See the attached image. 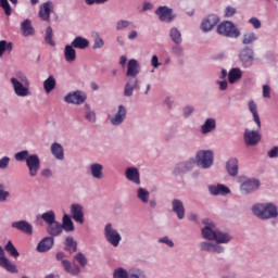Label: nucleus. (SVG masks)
<instances>
[{"label": "nucleus", "instance_id": "nucleus-38", "mask_svg": "<svg viewBox=\"0 0 278 278\" xmlns=\"http://www.w3.org/2000/svg\"><path fill=\"white\" fill-rule=\"evenodd\" d=\"M213 129H216V119L207 118L201 128L202 134H210Z\"/></svg>", "mask_w": 278, "mask_h": 278}, {"label": "nucleus", "instance_id": "nucleus-20", "mask_svg": "<svg viewBox=\"0 0 278 278\" xmlns=\"http://www.w3.org/2000/svg\"><path fill=\"white\" fill-rule=\"evenodd\" d=\"M240 60L244 66H251L253 64V49L244 48L241 50Z\"/></svg>", "mask_w": 278, "mask_h": 278}, {"label": "nucleus", "instance_id": "nucleus-54", "mask_svg": "<svg viewBox=\"0 0 278 278\" xmlns=\"http://www.w3.org/2000/svg\"><path fill=\"white\" fill-rule=\"evenodd\" d=\"M16 77L20 81H22V84H25V86H29V80L27 79V76L23 74V72L17 73Z\"/></svg>", "mask_w": 278, "mask_h": 278}, {"label": "nucleus", "instance_id": "nucleus-33", "mask_svg": "<svg viewBox=\"0 0 278 278\" xmlns=\"http://www.w3.org/2000/svg\"><path fill=\"white\" fill-rule=\"evenodd\" d=\"M90 170L94 179H103V165L94 163L90 166Z\"/></svg>", "mask_w": 278, "mask_h": 278}, {"label": "nucleus", "instance_id": "nucleus-15", "mask_svg": "<svg viewBox=\"0 0 278 278\" xmlns=\"http://www.w3.org/2000/svg\"><path fill=\"white\" fill-rule=\"evenodd\" d=\"M155 14L159 16L160 21L165 23H170V21H173V10L167 7H160L155 11Z\"/></svg>", "mask_w": 278, "mask_h": 278}, {"label": "nucleus", "instance_id": "nucleus-29", "mask_svg": "<svg viewBox=\"0 0 278 278\" xmlns=\"http://www.w3.org/2000/svg\"><path fill=\"white\" fill-rule=\"evenodd\" d=\"M242 79V70L241 68H231L228 73V81L229 84H236V81H240Z\"/></svg>", "mask_w": 278, "mask_h": 278}, {"label": "nucleus", "instance_id": "nucleus-40", "mask_svg": "<svg viewBox=\"0 0 278 278\" xmlns=\"http://www.w3.org/2000/svg\"><path fill=\"white\" fill-rule=\"evenodd\" d=\"M4 251L11 255V257H18L21 254L18 253V250H16V247H14V243L12 241H8V243L4 247Z\"/></svg>", "mask_w": 278, "mask_h": 278}, {"label": "nucleus", "instance_id": "nucleus-64", "mask_svg": "<svg viewBox=\"0 0 278 278\" xmlns=\"http://www.w3.org/2000/svg\"><path fill=\"white\" fill-rule=\"evenodd\" d=\"M192 112H194V109L192 106H187L184 109V113L186 117H188Z\"/></svg>", "mask_w": 278, "mask_h": 278}, {"label": "nucleus", "instance_id": "nucleus-48", "mask_svg": "<svg viewBox=\"0 0 278 278\" xmlns=\"http://www.w3.org/2000/svg\"><path fill=\"white\" fill-rule=\"evenodd\" d=\"M130 25H131V22L121 20L116 24V29H117V31H121L122 29H127V27H130Z\"/></svg>", "mask_w": 278, "mask_h": 278}, {"label": "nucleus", "instance_id": "nucleus-63", "mask_svg": "<svg viewBox=\"0 0 278 278\" xmlns=\"http://www.w3.org/2000/svg\"><path fill=\"white\" fill-rule=\"evenodd\" d=\"M278 155V147H274L269 152H268V157H277Z\"/></svg>", "mask_w": 278, "mask_h": 278}, {"label": "nucleus", "instance_id": "nucleus-1", "mask_svg": "<svg viewBox=\"0 0 278 278\" xmlns=\"http://www.w3.org/2000/svg\"><path fill=\"white\" fill-rule=\"evenodd\" d=\"M203 225H206L205 228L202 229V236L205 240H215L218 244H227L231 237L220 230H216V225L212 223V220L204 218Z\"/></svg>", "mask_w": 278, "mask_h": 278}, {"label": "nucleus", "instance_id": "nucleus-52", "mask_svg": "<svg viewBox=\"0 0 278 278\" xmlns=\"http://www.w3.org/2000/svg\"><path fill=\"white\" fill-rule=\"evenodd\" d=\"M200 247H201V251H207L208 253H212L214 249V244L210 242H202Z\"/></svg>", "mask_w": 278, "mask_h": 278}, {"label": "nucleus", "instance_id": "nucleus-58", "mask_svg": "<svg viewBox=\"0 0 278 278\" xmlns=\"http://www.w3.org/2000/svg\"><path fill=\"white\" fill-rule=\"evenodd\" d=\"M159 242H162L163 244H167V247H175V243L173 242V240L168 239V237H163L159 240Z\"/></svg>", "mask_w": 278, "mask_h": 278}, {"label": "nucleus", "instance_id": "nucleus-45", "mask_svg": "<svg viewBox=\"0 0 278 278\" xmlns=\"http://www.w3.org/2000/svg\"><path fill=\"white\" fill-rule=\"evenodd\" d=\"M138 199L142 201V203H149V191L143 188L138 189Z\"/></svg>", "mask_w": 278, "mask_h": 278}, {"label": "nucleus", "instance_id": "nucleus-43", "mask_svg": "<svg viewBox=\"0 0 278 278\" xmlns=\"http://www.w3.org/2000/svg\"><path fill=\"white\" fill-rule=\"evenodd\" d=\"M257 40V35L255 33H247L243 35L242 43L243 45H253Z\"/></svg>", "mask_w": 278, "mask_h": 278}, {"label": "nucleus", "instance_id": "nucleus-3", "mask_svg": "<svg viewBox=\"0 0 278 278\" xmlns=\"http://www.w3.org/2000/svg\"><path fill=\"white\" fill-rule=\"evenodd\" d=\"M217 34L220 36H226L227 38H238L240 37V30L236 28L233 23L227 21L223 22L217 26Z\"/></svg>", "mask_w": 278, "mask_h": 278}, {"label": "nucleus", "instance_id": "nucleus-22", "mask_svg": "<svg viewBox=\"0 0 278 278\" xmlns=\"http://www.w3.org/2000/svg\"><path fill=\"white\" fill-rule=\"evenodd\" d=\"M140 74V64L136 61V59H131L128 62V70L126 73V77H138Z\"/></svg>", "mask_w": 278, "mask_h": 278}, {"label": "nucleus", "instance_id": "nucleus-36", "mask_svg": "<svg viewBox=\"0 0 278 278\" xmlns=\"http://www.w3.org/2000/svg\"><path fill=\"white\" fill-rule=\"evenodd\" d=\"M64 244L65 251H68L70 253H77V241H75L73 237H66Z\"/></svg>", "mask_w": 278, "mask_h": 278}, {"label": "nucleus", "instance_id": "nucleus-28", "mask_svg": "<svg viewBox=\"0 0 278 278\" xmlns=\"http://www.w3.org/2000/svg\"><path fill=\"white\" fill-rule=\"evenodd\" d=\"M0 266L8 270V273H18L16 265L12 264L5 256H0Z\"/></svg>", "mask_w": 278, "mask_h": 278}, {"label": "nucleus", "instance_id": "nucleus-14", "mask_svg": "<svg viewBox=\"0 0 278 278\" xmlns=\"http://www.w3.org/2000/svg\"><path fill=\"white\" fill-rule=\"evenodd\" d=\"M71 213L75 223H80V225H84V207L81 205L72 204Z\"/></svg>", "mask_w": 278, "mask_h": 278}, {"label": "nucleus", "instance_id": "nucleus-39", "mask_svg": "<svg viewBox=\"0 0 278 278\" xmlns=\"http://www.w3.org/2000/svg\"><path fill=\"white\" fill-rule=\"evenodd\" d=\"M61 226L65 231H75V225H73V219L68 215L63 216V225Z\"/></svg>", "mask_w": 278, "mask_h": 278}, {"label": "nucleus", "instance_id": "nucleus-8", "mask_svg": "<svg viewBox=\"0 0 278 278\" xmlns=\"http://www.w3.org/2000/svg\"><path fill=\"white\" fill-rule=\"evenodd\" d=\"M87 99V96L84 91H75L73 93H68L64 101L65 103H73L74 105H81Z\"/></svg>", "mask_w": 278, "mask_h": 278}, {"label": "nucleus", "instance_id": "nucleus-61", "mask_svg": "<svg viewBox=\"0 0 278 278\" xmlns=\"http://www.w3.org/2000/svg\"><path fill=\"white\" fill-rule=\"evenodd\" d=\"M151 65H152L154 68H157V66H161L160 59L157 58V55H153V56H152Z\"/></svg>", "mask_w": 278, "mask_h": 278}, {"label": "nucleus", "instance_id": "nucleus-32", "mask_svg": "<svg viewBox=\"0 0 278 278\" xmlns=\"http://www.w3.org/2000/svg\"><path fill=\"white\" fill-rule=\"evenodd\" d=\"M51 153L56 160H64V148L62 144L54 142L51 146Z\"/></svg>", "mask_w": 278, "mask_h": 278}, {"label": "nucleus", "instance_id": "nucleus-6", "mask_svg": "<svg viewBox=\"0 0 278 278\" xmlns=\"http://www.w3.org/2000/svg\"><path fill=\"white\" fill-rule=\"evenodd\" d=\"M104 236L108 242H110V244H112L113 247H118V244H121V240H122L121 233H118L117 230L112 228V224H108L105 226Z\"/></svg>", "mask_w": 278, "mask_h": 278}, {"label": "nucleus", "instance_id": "nucleus-12", "mask_svg": "<svg viewBox=\"0 0 278 278\" xmlns=\"http://www.w3.org/2000/svg\"><path fill=\"white\" fill-rule=\"evenodd\" d=\"M11 84L13 85L14 92L17 97H28L29 88L25 87L21 80L11 78Z\"/></svg>", "mask_w": 278, "mask_h": 278}, {"label": "nucleus", "instance_id": "nucleus-25", "mask_svg": "<svg viewBox=\"0 0 278 278\" xmlns=\"http://www.w3.org/2000/svg\"><path fill=\"white\" fill-rule=\"evenodd\" d=\"M71 45L74 49L84 50V49H88L90 47V41H88V39H86L81 36H78L72 41Z\"/></svg>", "mask_w": 278, "mask_h": 278}, {"label": "nucleus", "instance_id": "nucleus-53", "mask_svg": "<svg viewBox=\"0 0 278 278\" xmlns=\"http://www.w3.org/2000/svg\"><path fill=\"white\" fill-rule=\"evenodd\" d=\"M249 23H251L254 29H260V27H262V22L257 17L250 18Z\"/></svg>", "mask_w": 278, "mask_h": 278}, {"label": "nucleus", "instance_id": "nucleus-55", "mask_svg": "<svg viewBox=\"0 0 278 278\" xmlns=\"http://www.w3.org/2000/svg\"><path fill=\"white\" fill-rule=\"evenodd\" d=\"M233 14H236V8L227 7L226 10H225L226 18H231V16H233Z\"/></svg>", "mask_w": 278, "mask_h": 278}, {"label": "nucleus", "instance_id": "nucleus-7", "mask_svg": "<svg viewBox=\"0 0 278 278\" xmlns=\"http://www.w3.org/2000/svg\"><path fill=\"white\" fill-rule=\"evenodd\" d=\"M26 166L28 167L30 177H36L38 175V170H40V157L36 154L29 155L26 159Z\"/></svg>", "mask_w": 278, "mask_h": 278}, {"label": "nucleus", "instance_id": "nucleus-41", "mask_svg": "<svg viewBox=\"0 0 278 278\" xmlns=\"http://www.w3.org/2000/svg\"><path fill=\"white\" fill-rule=\"evenodd\" d=\"M169 36L173 40V42H175V45H181V31H179V29L177 28H172L169 30Z\"/></svg>", "mask_w": 278, "mask_h": 278}, {"label": "nucleus", "instance_id": "nucleus-44", "mask_svg": "<svg viewBox=\"0 0 278 278\" xmlns=\"http://www.w3.org/2000/svg\"><path fill=\"white\" fill-rule=\"evenodd\" d=\"M45 40H46L47 45H50V47H55V41H53V28H51V26H49L46 29Z\"/></svg>", "mask_w": 278, "mask_h": 278}, {"label": "nucleus", "instance_id": "nucleus-24", "mask_svg": "<svg viewBox=\"0 0 278 278\" xmlns=\"http://www.w3.org/2000/svg\"><path fill=\"white\" fill-rule=\"evenodd\" d=\"M126 177L129 181H132V184L140 185V173L138 172V168L136 167L127 168Z\"/></svg>", "mask_w": 278, "mask_h": 278}, {"label": "nucleus", "instance_id": "nucleus-56", "mask_svg": "<svg viewBox=\"0 0 278 278\" xmlns=\"http://www.w3.org/2000/svg\"><path fill=\"white\" fill-rule=\"evenodd\" d=\"M9 164H10V157L4 156L0 159V168L5 169L8 168Z\"/></svg>", "mask_w": 278, "mask_h": 278}, {"label": "nucleus", "instance_id": "nucleus-37", "mask_svg": "<svg viewBox=\"0 0 278 278\" xmlns=\"http://www.w3.org/2000/svg\"><path fill=\"white\" fill-rule=\"evenodd\" d=\"M23 36H34V27L29 20H25L21 25Z\"/></svg>", "mask_w": 278, "mask_h": 278}, {"label": "nucleus", "instance_id": "nucleus-19", "mask_svg": "<svg viewBox=\"0 0 278 278\" xmlns=\"http://www.w3.org/2000/svg\"><path fill=\"white\" fill-rule=\"evenodd\" d=\"M127 118V109L123 105L118 106V111L114 117L111 118L112 125H121Z\"/></svg>", "mask_w": 278, "mask_h": 278}, {"label": "nucleus", "instance_id": "nucleus-13", "mask_svg": "<svg viewBox=\"0 0 278 278\" xmlns=\"http://www.w3.org/2000/svg\"><path fill=\"white\" fill-rule=\"evenodd\" d=\"M257 188H260V180L255 179L245 180L240 187L243 194H251V192H255Z\"/></svg>", "mask_w": 278, "mask_h": 278}, {"label": "nucleus", "instance_id": "nucleus-10", "mask_svg": "<svg viewBox=\"0 0 278 278\" xmlns=\"http://www.w3.org/2000/svg\"><path fill=\"white\" fill-rule=\"evenodd\" d=\"M138 84H139L138 77L130 76V78L125 85L124 96L131 97L134 94V90H140V86H138Z\"/></svg>", "mask_w": 278, "mask_h": 278}, {"label": "nucleus", "instance_id": "nucleus-59", "mask_svg": "<svg viewBox=\"0 0 278 278\" xmlns=\"http://www.w3.org/2000/svg\"><path fill=\"white\" fill-rule=\"evenodd\" d=\"M263 97L265 99H270V86L268 85L263 86Z\"/></svg>", "mask_w": 278, "mask_h": 278}, {"label": "nucleus", "instance_id": "nucleus-57", "mask_svg": "<svg viewBox=\"0 0 278 278\" xmlns=\"http://www.w3.org/2000/svg\"><path fill=\"white\" fill-rule=\"evenodd\" d=\"M86 118L87 121H90V123H94L97 121V114H94L92 111H88L86 113Z\"/></svg>", "mask_w": 278, "mask_h": 278}, {"label": "nucleus", "instance_id": "nucleus-31", "mask_svg": "<svg viewBox=\"0 0 278 278\" xmlns=\"http://www.w3.org/2000/svg\"><path fill=\"white\" fill-rule=\"evenodd\" d=\"M47 231L49 236L56 237L60 236L63 231L62 224L54 222L53 224H50L47 228Z\"/></svg>", "mask_w": 278, "mask_h": 278}, {"label": "nucleus", "instance_id": "nucleus-27", "mask_svg": "<svg viewBox=\"0 0 278 278\" xmlns=\"http://www.w3.org/2000/svg\"><path fill=\"white\" fill-rule=\"evenodd\" d=\"M226 169L230 177H236L238 175V159H230L226 163Z\"/></svg>", "mask_w": 278, "mask_h": 278}, {"label": "nucleus", "instance_id": "nucleus-17", "mask_svg": "<svg viewBox=\"0 0 278 278\" xmlns=\"http://www.w3.org/2000/svg\"><path fill=\"white\" fill-rule=\"evenodd\" d=\"M12 227L13 229H18V231L26 233L27 236H31V233H34V228L30 226L29 223L25 220L13 222Z\"/></svg>", "mask_w": 278, "mask_h": 278}, {"label": "nucleus", "instance_id": "nucleus-49", "mask_svg": "<svg viewBox=\"0 0 278 278\" xmlns=\"http://www.w3.org/2000/svg\"><path fill=\"white\" fill-rule=\"evenodd\" d=\"M8 197H10V193L5 191V187L0 184V203H5Z\"/></svg>", "mask_w": 278, "mask_h": 278}, {"label": "nucleus", "instance_id": "nucleus-34", "mask_svg": "<svg viewBox=\"0 0 278 278\" xmlns=\"http://www.w3.org/2000/svg\"><path fill=\"white\" fill-rule=\"evenodd\" d=\"M56 81L55 77L53 75H50L45 81H43V89L46 90L47 94L49 92H52V90H55Z\"/></svg>", "mask_w": 278, "mask_h": 278}, {"label": "nucleus", "instance_id": "nucleus-62", "mask_svg": "<svg viewBox=\"0 0 278 278\" xmlns=\"http://www.w3.org/2000/svg\"><path fill=\"white\" fill-rule=\"evenodd\" d=\"M223 251H225V249L218 244H213V250L212 253H223Z\"/></svg>", "mask_w": 278, "mask_h": 278}, {"label": "nucleus", "instance_id": "nucleus-35", "mask_svg": "<svg viewBox=\"0 0 278 278\" xmlns=\"http://www.w3.org/2000/svg\"><path fill=\"white\" fill-rule=\"evenodd\" d=\"M11 3L16 5L18 3V0H10ZM0 8L4 11L5 16H12V7H10V2L8 0H0Z\"/></svg>", "mask_w": 278, "mask_h": 278}, {"label": "nucleus", "instance_id": "nucleus-5", "mask_svg": "<svg viewBox=\"0 0 278 278\" xmlns=\"http://www.w3.org/2000/svg\"><path fill=\"white\" fill-rule=\"evenodd\" d=\"M65 257H66V254H64V252L56 253V260L61 261V264L65 273H68L70 275L77 277V275L81 273V269L76 264H71L68 260H64Z\"/></svg>", "mask_w": 278, "mask_h": 278}, {"label": "nucleus", "instance_id": "nucleus-42", "mask_svg": "<svg viewBox=\"0 0 278 278\" xmlns=\"http://www.w3.org/2000/svg\"><path fill=\"white\" fill-rule=\"evenodd\" d=\"M41 218L48 226L53 225V223H55V213L53 211H48L41 215Z\"/></svg>", "mask_w": 278, "mask_h": 278}, {"label": "nucleus", "instance_id": "nucleus-30", "mask_svg": "<svg viewBox=\"0 0 278 278\" xmlns=\"http://www.w3.org/2000/svg\"><path fill=\"white\" fill-rule=\"evenodd\" d=\"M249 110L253 115L254 123H256L257 128L262 129V121H260V114L257 113V104L254 101L249 102Z\"/></svg>", "mask_w": 278, "mask_h": 278}, {"label": "nucleus", "instance_id": "nucleus-23", "mask_svg": "<svg viewBox=\"0 0 278 278\" xmlns=\"http://www.w3.org/2000/svg\"><path fill=\"white\" fill-rule=\"evenodd\" d=\"M173 205V212L177 214L178 218L181 220L186 216V208L184 207V203L181 200H174L172 202Z\"/></svg>", "mask_w": 278, "mask_h": 278}, {"label": "nucleus", "instance_id": "nucleus-47", "mask_svg": "<svg viewBox=\"0 0 278 278\" xmlns=\"http://www.w3.org/2000/svg\"><path fill=\"white\" fill-rule=\"evenodd\" d=\"M76 262L83 266V268L88 264V258H86V255L84 253L79 252L75 255Z\"/></svg>", "mask_w": 278, "mask_h": 278}, {"label": "nucleus", "instance_id": "nucleus-50", "mask_svg": "<svg viewBox=\"0 0 278 278\" xmlns=\"http://www.w3.org/2000/svg\"><path fill=\"white\" fill-rule=\"evenodd\" d=\"M127 277H128L127 270L123 268L116 269L113 274V278H127Z\"/></svg>", "mask_w": 278, "mask_h": 278}, {"label": "nucleus", "instance_id": "nucleus-11", "mask_svg": "<svg viewBox=\"0 0 278 278\" xmlns=\"http://www.w3.org/2000/svg\"><path fill=\"white\" fill-rule=\"evenodd\" d=\"M220 23V18L216 14H211L201 24L202 31H211V29Z\"/></svg>", "mask_w": 278, "mask_h": 278}, {"label": "nucleus", "instance_id": "nucleus-4", "mask_svg": "<svg viewBox=\"0 0 278 278\" xmlns=\"http://www.w3.org/2000/svg\"><path fill=\"white\" fill-rule=\"evenodd\" d=\"M197 164L201 168H210L214 164V152L211 150H202L197 154Z\"/></svg>", "mask_w": 278, "mask_h": 278}, {"label": "nucleus", "instance_id": "nucleus-26", "mask_svg": "<svg viewBox=\"0 0 278 278\" xmlns=\"http://www.w3.org/2000/svg\"><path fill=\"white\" fill-rule=\"evenodd\" d=\"M64 58L65 62H75L77 60V51L72 45L65 46Z\"/></svg>", "mask_w": 278, "mask_h": 278}, {"label": "nucleus", "instance_id": "nucleus-51", "mask_svg": "<svg viewBox=\"0 0 278 278\" xmlns=\"http://www.w3.org/2000/svg\"><path fill=\"white\" fill-rule=\"evenodd\" d=\"M103 45H105V42L103 41V39L101 37H96L94 38V42H93V49H102Z\"/></svg>", "mask_w": 278, "mask_h": 278}, {"label": "nucleus", "instance_id": "nucleus-60", "mask_svg": "<svg viewBox=\"0 0 278 278\" xmlns=\"http://www.w3.org/2000/svg\"><path fill=\"white\" fill-rule=\"evenodd\" d=\"M7 51V41L1 40L0 41V58H3V53Z\"/></svg>", "mask_w": 278, "mask_h": 278}, {"label": "nucleus", "instance_id": "nucleus-9", "mask_svg": "<svg viewBox=\"0 0 278 278\" xmlns=\"http://www.w3.org/2000/svg\"><path fill=\"white\" fill-rule=\"evenodd\" d=\"M262 140V135L255 130L245 129L244 131V142L248 147H255Z\"/></svg>", "mask_w": 278, "mask_h": 278}, {"label": "nucleus", "instance_id": "nucleus-21", "mask_svg": "<svg viewBox=\"0 0 278 278\" xmlns=\"http://www.w3.org/2000/svg\"><path fill=\"white\" fill-rule=\"evenodd\" d=\"M208 191L214 197H218V194L225 195V194H231V189L225 185H217V186H210Z\"/></svg>", "mask_w": 278, "mask_h": 278}, {"label": "nucleus", "instance_id": "nucleus-2", "mask_svg": "<svg viewBox=\"0 0 278 278\" xmlns=\"http://www.w3.org/2000/svg\"><path fill=\"white\" fill-rule=\"evenodd\" d=\"M252 212L255 216L262 218L263 220L278 217L277 206L273 203L255 204L252 207Z\"/></svg>", "mask_w": 278, "mask_h": 278}, {"label": "nucleus", "instance_id": "nucleus-46", "mask_svg": "<svg viewBox=\"0 0 278 278\" xmlns=\"http://www.w3.org/2000/svg\"><path fill=\"white\" fill-rule=\"evenodd\" d=\"M28 157H29V151H27V150H23L15 154V160L17 162H25V160L27 161Z\"/></svg>", "mask_w": 278, "mask_h": 278}, {"label": "nucleus", "instance_id": "nucleus-18", "mask_svg": "<svg viewBox=\"0 0 278 278\" xmlns=\"http://www.w3.org/2000/svg\"><path fill=\"white\" fill-rule=\"evenodd\" d=\"M53 237L43 238L37 245L38 253H47V251H51L53 249Z\"/></svg>", "mask_w": 278, "mask_h": 278}, {"label": "nucleus", "instance_id": "nucleus-16", "mask_svg": "<svg viewBox=\"0 0 278 278\" xmlns=\"http://www.w3.org/2000/svg\"><path fill=\"white\" fill-rule=\"evenodd\" d=\"M51 10H53V4L51 1L45 2L39 10V17L47 23L51 21Z\"/></svg>", "mask_w": 278, "mask_h": 278}]
</instances>
